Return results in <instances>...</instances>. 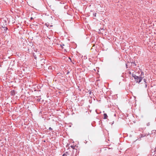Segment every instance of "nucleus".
Instances as JSON below:
<instances>
[{
	"label": "nucleus",
	"instance_id": "7ed1b4c3",
	"mask_svg": "<svg viewBox=\"0 0 156 156\" xmlns=\"http://www.w3.org/2000/svg\"><path fill=\"white\" fill-rule=\"evenodd\" d=\"M104 119H107V118L108 117L106 113H104Z\"/></svg>",
	"mask_w": 156,
	"mask_h": 156
},
{
	"label": "nucleus",
	"instance_id": "39448f33",
	"mask_svg": "<svg viewBox=\"0 0 156 156\" xmlns=\"http://www.w3.org/2000/svg\"><path fill=\"white\" fill-rule=\"evenodd\" d=\"M67 154L68 153L67 152H66L63 154L62 156H67Z\"/></svg>",
	"mask_w": 156,
	"mask_h": 156
},
{
	"label": "nucleus",
	"instance_id": "6e6552de",
	"mask_svg": "<svg viewBox=\"0 0 156 156\" xmlns=\"http://www.w3.org/2000/svg\"><path fill=\"white\" fill-rule=\"evenodd\" d=\"M41 99V98H38L37 99H36V101H37L38 102H39L40 101V100Z\"/></svg>",
	"mask_w": 156,
	"mask_h": 156
},
{
	"label": "nucleus",
	"instance_id": "423d86ee",
	"mask_svg": "<svg viewBox=\"0 0 156 156\" xmlns=\"http://www.w3.org/2000/svg\"><path fill=\"white\" fill-rule=\"evenodd\" d=\"M145 136V135H144L141 134L140 135V138H141L144 137Z\"/></svg>",
	"mask_w": 156,
	"mask_h": 156
},
{
	"label": "nucleus",
	"instance_id": "f257e3e1",
	"mask_svg": "<svg viewBox=\"0 0 156 156\" xmlns=\"http://www.w3.org/2000/svg\"><path fill=\"white\" fill-rule=\"evenodd\" d=\"M133 76L136 82L138 83H140L142 80L143 77L141 76H139L136 75H134Z\"/></svg>",
	"mask_w": 156,
	"mask_h": 156
},
{
	"label": "nucleus",
	"instance_id": "9b49d317",
	"mask_svg": "<svg viewBox=\"0 0 156 156\" xmlns=\"http://www.w3.org/2000/svg\"><path fill=\"white\" fill-rule=\"evenodd\" d=\"M49 130H52V129L51 127H49Z\"/></svg>",
	"mask_w": 156,
	"mask_h": 156
},
{
	"label": "nucleus",
	"instance_id": "1a4fd4ad",
	"mask_svg": "<svg viewBox=\"0 0 156 156\" xmlns=\"http://www.w3.org/2000/svg\"><path fill=\"white\" fill-rule=\"evenodd\" d=\"M75 147H76L75 146H73V145H72L71 146V147L73 149H75Z\"/></svg>",
	"mask_w": 156,
	"mask_h": 156
},
{
	"label": "nucleus",
	"instance_id": "0eeeda50",
	"mask_svg": "<svg viewBox=\"0 0 156 156\" xmlns=\"http://www.w3.org/2000/svg\"><path fill=\"white\" fill-rule=\"evenodd\" d=\"M11 94L12 95H14L15 94L14 91H11Z\"/></svg>",
	"mask_w": 156,
	"mask_h": 156
},
{
	"label": "nucleus",
	"instance_id": "f8f14e48",
	"mask_svg": "<svg viewBox=\"0 0 156 156\" xmlns=\"http://www.w3.org/2000/svg\"><path fill=\"white\" fill-rule=\"evenodd\" d=\"M5 29L6 30H7V28L6 27H5Z\"/></svg>",
	"mask_w": 156,
	"mask_h": 156
},
{
	"label": "nucleus",
	"instance_id": "20e7f679",
	"mask_svg": "<svg viewBox=\"0 0 156 156\" xmlns=\"http://www.w3.org/2000/svg\"><path fill=\"white\" fill-rule=\"evenodd\" d=\"M144 80L145 82V87L146 88L147 87V83H146V80H147L145 79H144Z\"/></svg>",
	"mask_w": 156,
	"mask_h": 156
},
{
	"label": "nucleus",
	"instance_id": "9d476101",
	"mask_svg": "<svg viewBox=\"0 0 156 156\" xmlns=\"http://www.w3.org/2000/svg\"><path fill=\"white\" fill-rule=\"evenodd\" d=\"M96 13H94L93 14V16H96Z\"/></svg>",
	"mask_w": 156,
	"mask_h": 156
},
{
	"label": "nucleus",
	"instance_id": "4468645a",
	"mask_svg": "<svg viewBox=\"0 0 156 156\" xmlns=\"http://www.w3.org/2000/svg\"><path fill=\"white\" fill-rule=\"evenodd\" d=\"M142 73H143V72H141V74H142Z\"/></svg>",
	"mask_w": 156,
	"mask_h": 156
},
{
	"label": "nucleus",
	"instance_id": "f03ea898",
	"mask_svg": "<svg viewBox=\"0 0 156 156\" xmlns=\"http://www.w3.org/2000/svg\"><path fill=\"white\" fill-rule=\"evenodd\" d=\"M45 25L48 28H50V27H52L53 26L52 25H50L48 23H45Z\"/></svg>",
	"mask_w": 156,
	"mask_h": 156
},
{
	"label": "nucleus",
	"instance_id": "ddd939ff",
	"mask_svg": "<svg viewBox=\"0 0 156 156\" xmlns=\"http://www.w3.org/2000/svg\"><path fill=\"white\" fill-rule=\"evenodd\" d=\"M33 19V18H32V17H31V19Z\"/></svg>",
	"mask_w": 156,
	"mask_h": 156
}]
</instances>
